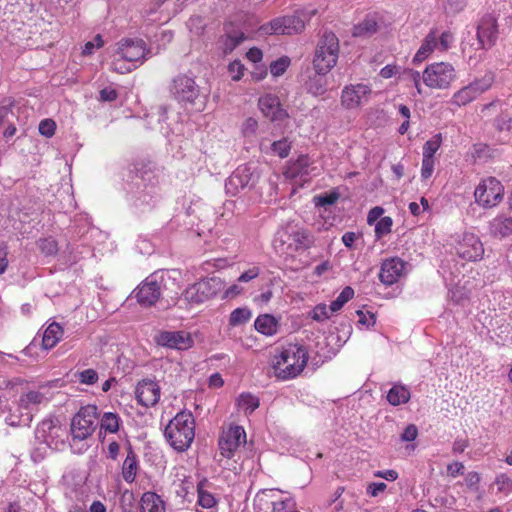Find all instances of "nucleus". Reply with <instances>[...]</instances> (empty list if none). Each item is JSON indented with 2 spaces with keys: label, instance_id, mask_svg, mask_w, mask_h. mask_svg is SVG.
<instances>
[{
  "label": "nucleus",
  "instance_id": "nucleus-33",
  "mask_svg": "<svg viewBox=\"0 0 512 512\" xmlns=\"http://www.w3.org/2000/svg\"><path fill=\"white\" fill-rule=\"evenodd\" d=\"M254 326L258 332L267 336L274 335L277 332V320L269 314L258 316Z\"/></svg>",
  "mask_w": 512,
  "mask_h": 512
},
{
  "label": "nucleus",
  "instance_id": "nucleus-20",
  "mask_svg": "<svg viewBox=\"0 0 512 512\" xmlns=\"http://www.w3.org/2000/svg\"><path fill=\"white\" fill-rule=\"evenodd\" d=\"M405 266L406 263L398 257L385 259L380 268V281L385 285L396 283L404 275Z\"/></svg>",
  "mask_w": 512,
  "mask_h": 512
},
{
  "label": "nucleus",
  "instance_id": "nucleus-43",
  "mask_svg": "<svg viewBox=\"0 0 512 512\" xmlns=\"http://www.w3.org/2000/svg\"><path fill=\"white\" fill-rule=\"evenodd\" d=\"M251 317V312L246 308H237L230 314L229 323L237 326L246 323Z\"/></svg>",
  "mask_w": 512,
  "mask_h": 512
},
{
  "label": "nucleus",
  "instance_id": "nucleus-23",
  "mask_svg": "<svg viewBox=\"0 0 512 512\" xmlns=\"http://www.w3.org/2000/svg\"><path fill=\"white\" fill-rule=\"evenodd\" d=\"M497 32L496 19L490 14L483 16L477 29L480 46L483 49L493 46L497 39Z\"/></svg>",
  "mask_w": 512,
  "mask_h": 512
},
{
  "label": "nucleus",
  "instance_id": "nucleus-24",
  "mask_svg": "<svg viewBox=\"0 0 512 512\" xmlns=\"http://www.w3.org/2000/svg\"><path fill=\"white\" fill-rule=\"evenodd\" d=\"M263 115L271 121H280L287 117L286 111L281 107L279 98L272 94L260 97L258 102Z\"/></svg>",
  "mask_w": 512,
  "mask_h": 512
},
{
  "label": "nucleus",
  "instance_id": "nucleus-36",
  "mask_svg": "<svg viewBox=\"0 0 512 512\" xmlns=\"http://www.w3.org/2000/svg\"><path fill=\"white\" fill-rule=\"evenodd\" d=\"M237 406L239 410L251 414L259 407V399L250 393H242L237 398Z\"/></svg>",
  "mask_w": 512,
  "mask_h": 512
},
{
  "label": "nucleus",
  "instance_id": "nucleus-55",
  "mask_svg": "<svg viewBox=\"0 0 512 512\" xmlns=\"http://www.w3.org/2000/svg\"><path fill=\"white\" fill-rule=\"evenodd\" d=\"M135 67H136L135 65L132 66V65L126 64L125 60L122 59L120 56H119V58L114 59L111 64V69L120 74H125L128 72H131L132 69H134Z\"/></svg>",
  "mask_w": 512,
  "mask_h": 512
},
{
  "label": "nucleus",
  "instance_id": "nucleus-38",
  "mask_svg": "<svg viewBox=\"0 0 512 512\" xmlns=\"http://www.w3.org/2000/svg\"><path fill=\"white\" fill-rule=\"evenodd\" d=\"M137 472V460L135 456L130 453L127 455L123 463L122 475L126 482H133Z\"/></svg>",
  "mask_w": 512,
  "mask_h": 512
},
{
  "label": "nucleus",
  "instance_id": "nucleus-63",
  "mask_svg": "<svg viewBox=\"0 0 512 512\" xmlns=\"http://www.w3.org/2000/svg\"><path fill=\"white\" fill-rule=\"evenodd\" d=\"M418 435V429L414 424L408 425L401 434L402 441H414Z\"/></svg>",
  "mask_w": 512,
  "mask_h": 512
},
{
  "label": "nucleus",
  "instance_id": "nucleus-54",
  "mask_svg": "<svg viewBox=\"0 0 512 512\" xmlns=\"http://www.w3.org/2000/svg\"><path fill=\"white\" fill-rule=\"evenodd\" d=\"M39 133L46 137H51L55 133L56 124L51 119H44L39 123Z\"/></svg>",
  "mask_w": 512,
  "mask_h": 512
},
{
  "label": "nucleus",
  "instance_id": "nucleus-18",
  "mask_svg": "<svg viewBox=\"0 0 512 512\" xmlns=\"http://www.w3.org/2000/svg\"><path fill=\"white\" fill-rule=\"evenodd\" d=\"M155 342L159 346L174 350H188L194 345L192 335L184 330L160 331L155 336Z\"/></svg>",
  "mask_w": 512,
  "mask_h": 512
},
{
  "label": "nucleus",
  "instance_id": "nucleus-61",
  "mask_svg": "<svg viewBox=\"0 0 512 512\" xmlns=\"http://www.w3.org/2000/svg\"><path fill=\"white\" fill-rule=\"evenodd\" d=\"M260 274V269L257 266H253L250 269L243 272L237 279L238 283H247L256 277H258Z\"/></svg>",
  "mask_w": 512,
  "mask_h": 512
},
{
  "label": "nucleus",
  "instance_id": "nucleus-21",
  "mask_svg": "<svg viewBox=\"0 0 512 512\" xmlns=\"http://www.w3.org/2000/svg\"><path fill=\"white\" fill-rule=\"evenodd\" d=\"M160 387L154 380L143 379L135 389V396L142 406L151 407L158 403L160 399Z\"/></svg>",
  "mask_w": 512,
  "mask_h": 512
},
{
  "label": "nucleus",
  "instance_id": "nucleus-51",
  "mask_svg": "<svg viewBox=\"0 0 512 512\" xmlns=\"http://www.w3.org/2000/svg\"><path fill=\"white\" fill-rule=\"evenodd\" d=\"M332 313L333 312H331L330 306H327L325 304H319L312 311V319L321 322L326 319H329Z\"/></svg>",
  "mask_w": 512,
  "mask_h": 512
},
{
  "label": "nucleus",
  "instance_id": "nucleus-10",
  "mask_svg": "<svg viewBox=\"0 0 512 512\" xmlns=\"http://www.w3.org/2000/svg\"><path fill=\"white\" fill-rule=\"evenodd\" d=\"M187 0H152L143 10V17L153 23H167Z\"/></svg>",
  "mask_w": 512,
  "mask_h": 512
},
{
  "label": "nucleus",
  "instance_id": "nucleus-29",
  "mask_svg": "<svg viewBox=\"0 0 512 512\" xmlns=\"http://www.w3.org/2000/svg\"><path fill=\"white\" fill-rule=\"evenodd\" d=\"M141 512H165L163 500L154 492H145L140 500Z\"/></svg>",
  "mask_w": 512,
  "mask_h": 512
},
{
  "label": "nucleus",
  "instance_id": "nucleus-46",
  "mask_svg": "<svg viewBox=\"0 0 512 512\" xmlns=\"http://www.w3.org/2000/svg\"><path fill=\"white\" fill-rule=\"evenodd\" d=\"M258 122L255 118L249 117L245 119L241 125V133L243 137L252 139L256 136Z\"/></svg>",
  "mask_w": 512,
  "mask_h": 512
},
{
  "label": "nucleus",
  "instance_id": "nucleus-58",
  "mask_svg": "<svg viewBox=\"0 0 512 512\" xmlns=\"http://www.w3.org/2000/svg\"><path fill=\"white\" fill-rule=\"evenodd\" d=\"M104 45L101 35H96L92 41H88L83 48V55H91L95 48L99 49Z\"/></svg>",
  "mask_w": 512,
  "mask_h": 512
},
{
  "label": "nucleus",
  "instance_id": "nucleus-47",
  "mask_svg": "<svg viewBox=\"0 0 512 512\" xmlns=\"http://www.w3.org/2000/svg\"><path fill=\"white\" fill-rule=\"evenodd\" d=\"M290 65V60L288 57H281L280 59L274 61L270 65V72L273 76L278 77L285 73L287 68Z\"/></svg>",
  "mask_w": 512,
  "mask_h": 512
},
{
  "label": "nucleus",
  "instance_id": "nucleus-5",
  "mask_svg": "<svg viewBox=\"0 0 512 512\" xmlns=\"http://www.w3.org/2000/svg\"><path fill=\"white\" fill-rule=\"evenodd\" d=\"M312 243L313 238L311 234L304 229L280 230L273 241L277 253L291 257L297 252L307 250Z\"/></svg>",
  "mask_w": 512,
  "mask_h": 512
},
{
  "label": "nucleus",
  "instance_id": "nucleus-31",
  "mask_svg": "<svg viewBox=\"0 0 512 512\" xmlns=\"http://www.w3.org/2000/svg\"><path fill=\"white\" fill-rule=\"evenodd\" d=\"M206 302L198 283L189 285L178 299V303H185L186 305H197ZM182 307V305H180Z\"/></svg>",
  "mask_w": 512,
  "mask_h": 512
},
{
  "label": "nucleus",
  "instance_id": "nucleus-52",
  "mask_svg": "<svg viewBox=\"0 0 512 512\" xmlns=\"http://www.w3.org/2000/svg\"><path fill=\"white\" fill-rule=\"evenodd\" d=\"M39 248L47 256L56 254L58 250L57 242L53 238L41 239L39 241Z\"/></svg>",
  "mask_w": 512,
  "mask_h": 512
},
{
  "label": "nucleus",
  "instance_id": "nucleus-16",
  "mask_svg": "<svg viewBox=\"0 0 512 512\" xmlns=\"http://www.w3.org/2000/svg\"><path fill=\"white\" fill-rule=\"evenodd\" d=\"M163 280L157 272L149 275L136 290L137 301L143 306L154 305L161 296Z\"/></svg>",
  "mask_w": 512,
  "mask_h": 512
},
{
  "label": "nucleus",
  "instance_id": "nucleus-13",
  "mask_svg": "<svg viewBox=\"0 0 512 512\" xmlns=\"http://www.w3.org/2000/svg\"><path fill=\"white\" fill-rule=\"evenodd\" d=\"M503 195L504 188L501 182L493 177L483 179L474 192L476 202L484 208L498 205L502 201Z\"/></svg>",
  "mask_w": 512,
  "mask_h": 512
},
{
  "label": "nucleus",
  "instance_id": "nucleus-44",
  "mask_svg": "<svg viewBox=\"0 0 512 512\" xmlns=\"http://www.w3.org/2000/svg\"><path fill=\"white\" fill-rule=\"evenodd\" d=\"M290 150H291V143L288 141L287 138H283L281 140L274 141L271 144L272 153L281 158L287 157Z\"/></svg>",
  "mask_w": 512,
  "mask_h": 512
},
{
  "label": "nucleus",
  "instance_id": "nucleus-60",
  "mask_svg": "<svg viewBox=\"0 0 512 512\" xmlns=\"http://www.w3.org/2000/svg\"><path fill=\"white\" fill-rule=\"evenodd\" d=\"M386 488L387 485L384 482H372L368 484L366 492L371 497H377L383 493Z\"/></svg>",
  "mask_w": 512,
  "mask_h": 512
},
{
  "label": "nucleus",
  "instance_id": "nucleus-56",
  "mask_svg": "<svg viewBox=\"0 0 512 512\" xmlns=\"http://www.w3.org/2000/svg\"><path fill=\"white\" fill-rule=\"evenodd\" d=\"M232 80L238 81L244 74V65L240 61H233L228 66Z\"/></svg>",
  "mask_w": 512,
  "mask_h": 512
},
{
  "label": "nucleus",
  "instance_id": "nucleus-1",
  "mask_svg": "<svg viewBox=\"0 0 512 512\" xmlns=\"http://www.w3.org/2000/svg\"><path fill=\"white\" fill-rule=\"evenodd\" d=\"M402 79L413 82L419 94H421L420 81L432 89H447L456 79V71L448 62H436L428 65L422 76L418 71L407 69L403 71Z\"/></svg>",
  "mask_w": 512,
  "mask_h": 512
},
{
  "label": "nucleus",
  "instance_id": "nucleus-17",
  "mask_svg": "<svg viewBox=\"0 0 512 512\" xmlns=\"http://www.w3.org/2000/svg\"><path fill=\"white\" fill-rule=\"evenodd\" d=\"M153 54L142 39L127 38L117 43L116 55L127 62H142Z\"/></svg>",
  "mask_w": 512,
  "mask_h": 512
},
{
  "label": "nucleus",
  "instance_id": "nucleus-11",
  "mask_svg": "<svg viewBox=\"0 0 512 512\" xmlns=\"http://www.w3.org/2000/svg\"><path fill=\"white\" fill-rule=\"evenodd\" d=\"M259 174L254 164L240 165L225 182L226 193L235 196L246 188H251L257 182Z\"/></svg>",
  "mask_w": 512,
  "mask_h": 512
},
{
  "label": "nucleus",
  "instance_id": "nucleus-19",
  "mask_svg": "<svg viewBox=\"0 0 512 512\" xmlns=\"http://www.w3.org/2000/svg\"><path fill=\"white\" fill-rule=\"evenodd\" d=\"M491 85V77H484L483 79L476 80L454 93L452 103L459 107L465 106L487 91Z\"/></svg>",
  "mask_w": 512,
  "mask_h": 512
},
{
  "label": "nucleus",
  "instance_id": "nucleus-30",
  "mask_svg": "<svg viewBox=\"0 0 512 512\" xmlns=\"http://www.w3.org/2000/svg\"><path fill=\"white\" fill-rule=\"evenodd\" d=\"M378 22L375 15H367L360 23L355 25L352 30L354 37H368L377 32Z\"/></svg>",
  "mask_w": 512,
  "mask_h": 512
},
{
  "label": "nucleus",
  "instance_id": "nucleus-26",
  "mask_svg": "<svg viewBox=\"0 0 512 512\" xmlns=\"http://www.w3.org/2000/svg\"><path fill=\"white\" fill-rule=\"evenodd\" d=\"M490 234L494 237L504 238L512 234V218L498 216L489 223Z\"/></svg>",
  "mask_w": 512,
  "mask_h": 512
},
{
  "label": "nucleus",
  "instance_id": "nucleus-32",
  "mask_svg": "<svg viewBox=\"0 0 512 512\" xmlns=\"http://www.w3.org/2000/svg\"><path fill=\"white\" fill-rule=\"evenodd\" d=\"M48 399L40 391H29L23 394L19 399V406L28 411H32L38 405L46 403Z\"/></svg>",
  "mask_w": 512,
  "mask_h": 512
},
{
  "label": "nucleus",
  "instance_id": "nucleus-27",
  "mask_svg": "<svg viewBox=\"0 0 512 512\" xmlns=\"http://www.w3.org/2000/svg\"><path fill=\"white\" fill-rule=\"evenodd\" d=\"M197 283L206 301L216 296L225 287V282L219 277L204 278Z\"/></svg>",
  "mask_w": 512,
  "mask_h": 512
},
{
  "label": "nucleus",
  "instance_id": "nucleus-34",
  "mask_svg": "<svg viewBox=\"0 0 512 512\" xmlns=\"http://www.w3.org/2000/svg\"><path fill=\"white\" fill-rule=\"evenodd\" d=\"M409 399L410 391L404 385L396 384L387 393V400L393 406L407 403Z\"/></svg>",
  "mask_w": 512,
  "mask_h": 512
},
{
  "label": "nucleus",
  "instance_id": "nucleus-2",
  "mask_svg": "<svg viewBox=\"0 0 512 512\" xmlns=\"http://www.w3.org/2000/svg\"><path fill=\"white\" fill-rule=\"evenodd\" d=\"M307 349L299 344H288L274 356L272 368L280 380H289L301 374L307 365Z\"/></svg>",
  "mask_w": 512,
  "mask_h": 512
},
{
  "label": "nucleus",
  "instance_id": "nucleus-40",
  "mask_svg": "<svg viewBox=\"0 0 512 512\" xmlns=\"http://www.w3.org/2000/svg\"><path fill=\"white\" fill-rule=\"evenodd\" d=\"M442 144V135L440 133L432 136L423 146V157L434 158V154L439 150Z\"/></svg>",
  "mask_w": 512,
  "mask_h": 512
},
{
  "label": "nucleus",
  "instance_id": "nucleus-7",
  "mask_svg": "<svg viewBox=\"0 0 512 512\" xmlns=\"http://www.w3.org/2000/svg\"><path fill=\"white\" fill-rule=\"evenodd\" d=\"M455 254L467 262H478L483 259L485 249L481 239L474 233L464 232L454 239Z\"/></svg>",
  "mask_w": 512,
  "mask_h": 512
},
{
  "label": "nucleus",
  "instance_id": "nucleus-22",
  "mask_svg": "<svg viewBox=\"0 0 512 512\" xmlns=\"http://www.w3.org/2000/svg\"><path fill=\"white\" fill-rule=\"evenodd\" d=\"M65 430L59 425L57 419H45L36 429V438L51 447L55 443V439L62 437Z\"/></svg>",
  "mask_w": 512,
  "mask_h": 512
},
{
  "label": "nucleus",
  "instance_id": "nucleus-4",
  "mask_svg": "<svg viewBox=\"0 0 512 512\" xmlns=\"http://www.w3.org/2000/svg\"><path fill=\"white\" fill-rule=\"evenodd\" d=\"M339 56V40L333 32H324L321 36L313 59V67L317 74L326 75L337 63Z\"/></svg>",
  "mask_w": 512,
  "mask_h": 512
},
{
  "label": "nucleus",
  "instance_id": "nucleus-25",
  "mask_svg": "<svg viewBox=\"0 0 512 512\" xmlns=\"http://www.w3.org/2000/svg\"><path fill=\"white\" fill-rule=\"evenodd\" d=\"M435 50H438V30L432 29L426 35L420 48L416 52V54L413 58V62L420 63V62L424 61Z\"/></svg>",
  "mask_w": 512,
  "mask_h": 512
},
{
  "label": "nucleus",
  "instance_id": "nucleus-39",
  "mask_svg": "<svg viewBox=\"0 0 512 512\" xmlns=\"http://www.w3.org/2000/svg\"><path fill=\"white\" fill-rule=\"evenodd\" d=\"M353 296L354 290L350 286L345 287L337 296V298L331 302V312H338L339 310H341L342 307L353 298Z\"/></svg>",
  "mask_w": 512,
  "mask_h": 512
},
{
  "label": "nucleus",
  "instance_id": "nucleus-50",
  "mask_svg": "<svg viewBox=\"0 0 512 512\" xmlns=\"http://www.w3.org/2000/svg\"><path fill=\"white\" fill-rule=\"evenodd\" d=\"M392 219L390 217L381 218L375 225V234L378 238L388 234L391 231Z\"/></svg>",
  "mask_w": 512,
  "mask_h": 512
},
{
  "label": "nucleus",
  "instance_id": "nucleus-62",
  "mask_svg": "<svg viewBox=\"0 0 512 512\" xmlns=\"http://www.w3.org/2000/svg\"><path fill=\"white\" fill-rule=\"evenodd\" d=\"M496 484L498 485V489L501 491L509 492L512 490V479L505 474L497 476Z\"/></svg>",
  "mask_w": 512,
  "mask_h": 512
},
{
  "label": "nucleus",
  "instance_id": "nucleus-9",
  "mask_svg": "<svg viewBox=\"0 0 512 512\" xmlns=\"http://www.w3.org/2000/svg\"><path fill=\"white\" fill-rule=\"evenodd\" d=\"M173 98L182 105H195L201 99V89L193 77L178 75L171 83Z\"/></svg>",
  "mask_w": 512,
  "mask_h": 512
},
{
  "label": "nucleus",
  "instance_id": "nucleus-35",
  "mask_svg": "<svg viewBox=\"0 0 512 512\" xmlns=\"http://www.w3.org/2000/svg\"><path fill=\"white\" fill-rule=\"evenodd\" d=\"M246 39L244 32L237 31H226V37L223 40V52L225 54L232 52L241 42Z\"/></svg>",
  "mask_w": 512,
  "mask_h": 512
},
{
  "label": "nucleus",
  "instance_id": "nucleus-12",
  "mask_svg": "<svg viewBox=\"0 0 512 512\" xmlns=\"http://www.w3.org/2000/svg\"><path fill=\"white\" fill-rule=\"evenodd\" d=\"M97 407L87 405L81 407L71 422V434L73 440H84L88 438L96 427Z\"/></svg>",
  "mask_w": 512,
  "mask_h": 512
},
{
  "label": "nucleus",
  "instance_id": "nucleus-64",
  "mask_svg": "<svg viewBox=\"0 0 512 512\" xmlns=\"http://www.w3.org/2000/svg\"><path fill=\"white\" fill-rule=\"evenodd\" d=\"M118 96L117 91L112 87H105L100 91V100L111 102L116 100Z\"/></svg>",
  "mask_w": 512,
  "mask_h": 512
},
{
  "label": "nucleus",
  "instance_id": "nucleus-59",
  "mask_svg": "<svg viewBox=\"0 0 512 512\" xmlns=\"http://www.w3.org/2000/svg\"><path fill=\"white\" fill-rule=\"evenodd\" d=\"M434 170V158L422 159L421 177L426 180L431 177Z\"/></svg>",
  "mask_w": 512,
  "mask_h": 512
},
{
  "label": "nucleus",
  "instance_id": "nucleus-3",
  "mask_svg": "<svg viewBox=\"0 0 512 512\" xmlns=\"http://www.w3.org/2000/svg\"><path fill=\"white\" fill-rule=\"evenodd\" d=\"M165 437L176 451H186L195 437V420L190 411H181L170 420L165 429Z\"/></svg>",
  "mask_w": 512,
  "mask_h": 512
},
{
  "label": "nucleus",
  "instance_id": "nucleus-42",
  "mask_svg": "<svg viewBox=\"0 0 512 512\" xmlns=\"http://www.w3.org/2000/svg\"><path fill=\"white\" fill-rule=\"evenodd\" d=\"M308 166H309V157L302 155L293 163V165L290 167L288 173L293 177L297 176V175L303 176L304 174L309 173Z\"/></svg>",
  "mask_w": 512,
  "mask_h": 512
},
{
  "label": "nucleus",
  "instance_id": "nucleus-57",
  "mask_svg": "<svg viewBox=\"0 0 512 512\" xmlns=\"http://www.w3.org/2000/svg\"><path fill=\"white\" fill-rule=\"evenodd\" d=\"M339 195L335 192L315 197V205L326 207L333 205L338 200Z\"/></svg>",
  "mask_w": 512,
  "mask_h": 512
},
{
  "label": "nucleus",
  "instance_id": "nucleus-37",
  "mask_svg": "<svg viewBox=\"0 0 512 512\" xmlns=\"http://www.w3.org/2000/svg\"><path fill=\"white\" fill-rule=\"evenodd\" d=\"M120 418L117 414L106 412L100 419V427L105 432L116 433L119 429Z\"/></svg>",
  "mask_w": 512,
  "mask_h": 512
},
{
  "label": "nucleus",
  "instance_id": "nucleus-6",
  "mask_svg": "<svg viewBox=\"0 0 512 512\" xmlns=\"http://www.w3.org/2000/svg\"><path fill=\"white\" fill-rule=\"evenodd\" d=\"M315 9H305L295 15L279 17L270 23L261 26L263 34H284L292 35L304 30L305 23L315 15Z\"/></svg>",
  "mask_w": 512,
  "mask_h": 512
},
{
  "label": "nucleus",
  "instance_id": "nucleus-53",
  "mask_svg": "<svg viewBox=\"0 0 512 512\" xmlns=\"http://www.w3.org/2000/svg\"><path fill=\"white\" fill-rule=\"evenodd\" d=\"M453 35L450 31H438V51H446L453 42Z\"/></svg>",
  "mask_w": 512,
  "mask_h": 512
},
{
  "label": "nucleus",
  "instance_id": "nucleus-48",
  "mask_svg": "<svg viewBox=\"0 0 512 512\" xmlns=\"http://www.w3.org/2000/svg\"><path fill=\"white\" fill-rule=\"evenodd\" d=\"M494 126L499 131L512 130V116L508 113H501L494 120Z\"/></svg>",
  "mask_w": 512,
  "mask_h": 512
},
{
  "label": "nucleus",
  "instance_id": "nucleus-49",
  "mask_svg": "<svg viewBox=\"0 0 512 512\" xmlns=\"http://www.w3.org/2000/svg\"><path fill=\"white\" fill-rule=\"evenodd\" d=\"M77 378L82 384L93 385L98 381V373L94 369H85L77 373Z\"/></svg>",
  "mask_w": 512,
  "mask_h": 512
},
{
  "label": "nucleus",
  "instance_id": "nucleus-28",
  "mask_svg": "<svg viewBox=\"0 0 512 512\" xmlns=\"http://www.w3.org/2000/svg\"><path fill=\"white\" fill-rule=\"evenodd\" d=\"M64 330L59 323L52 322L45 329L42 337V347L45 350L52 349L63 337Z\"/></svg>",
  "mask_w": 512,
  "mask_h": 512
},
{
  "label": "nucleus",
  "instance_id": "nucleus-8",
  "mask_svg": "<svg viewBox=\"0 0 512 512\" xmlns=\"http://www.w3.org/2000/svg\"><path fill=\"white\" fill-rule=\"evenodd\" d=\"M136 190L131 191L130 200L136 208L153 205L159 196L157 181L151 172H146L134 183Z\"/></svg>",
  "mask_w": 512,
  "mask_h": 512
},
{
  "label": "nucleus",
  "instance_id": "nucleus-45",
  "mask_svg": "<svg viewBox=\"0 0 512 512\" xmlns=\"http://www.w3.org/2000/svg\"><path fill=\"white\" fill-rule=\"evenodd\" d=\"M197 492H198V501L197 502L201 507H203L205 509H211L216 505L217 500L212 493L203 490L200 486L197 487Z\"/></svg>",
  "mask_w": 512,
  "mask_h": 512
},
{
  "label": "nucleus",
  "instance_id": "nucleus-15",
  "mask_svg": "<svg viewBox=\"0 0 512 512\" xmlns=\"http://www.w3.org/2000/svg\"><path fill=\"white\" fill-rule=\"evenodd\" d=\"M372 94L371 86L363 83L344 86L341 91L340 101L343 108L356 110L368 103Z\"/></svg>",
  "mask_w": 512,
  "mask_h": 512
},
{
  "label": "nucleus",
  "instance_id": "nucleus-14",
  "mask_svg": "<svg viewBox=\"0 0 512 512\" xmlns=\"http://www.w3.org/2000/svg\"><path fill=\"white\" fill-rule=\"evenodd\" d=\"M246 444V432L242 426L234 425L223 430L219 437L220 454L231 459L235 456L238 449Z\"/></svg>",
  "mask_w": 512,
  "mask_h": 512
},
{
  "label": "nucleus",
  "instance_id": "nucleus-41",
  "mask_svg": "<svg viewBox=\"0 0 512 512\" xmlns=\"http://www.w3.org/2000/svg\"><path fill=\"white\" fill-rule=\"evenodd\" d=\"M322 76L317 74L310 78L307 83L308 91L315 96L323 95L326 91V83Z\"/></svg>",
  "mask_w": 512,
  "mask_h": 512
}]
</instances>
